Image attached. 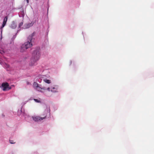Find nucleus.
I'll return each mask as SVG.
<instances>
[{"label": "nucleus", "instance_id": "nucleus-1", "mask_svg": "<svg viewBox=\"0 0 154 154\" xmlns=\"http://www.w3.org/2000/svg\"><path fill=\"white\" fill-rule=\"evenodd\" d=\"M33 87L35 89L42 92H44L46 90L49 91H50V87H48V85L45 83L44 84L43 86L40 85L39 86L38 83L34 82L33 84Z\"/></svg>", "mask_w": 154, "mask_h": 154}, {"label": "nucleus", "instance_id": "nucleus-2", "mask_svg": "<svg viewBox=\"0 0 154 154\" xmlns=\"http://www.w3.org/2000/svg\"><path fill=\"white\" fill-rule=\"evenodd\" d=\"M32 35H29L28 38V41L21 45L20 49L21 52H24L27 49L32 46V44L31 42L32 38Z\"/></svg>", "mask_w": 154, "mask_h": 154}, {"label": "nucleus", "instance_id": "nucleus-3", "mask_svg": "<svg viewBox=\"0 0 154 154\" xmlns=\"http://www.w3.org/2000/svg\"><path fill=\"white\" fill-rule=\"evenodd\" d=\"M40 57V54L38 50H35L32 54V56L30 59L29 65L32 66L35 65V63L38 60Z\"/></svg>", "mask_w": 154, "mask_h": 154}, {"label": "nucleus", "instance_id": "nucleus-4", "mask_svg": "<svg viewBox=\"0 0 154 154\" xmlns=\"http://www.w3.org/2000/svg\"><path fill=\"white\" fill-rule=\"evenodd\" d=\"M2 87L4 91H6L11 89V87L9 86L8 83L7 82H4L2 84Z\"/></svg>", "mask_w": 154, "mask_h": 154}, {"label": "nucleus", "instance_id": "nucleus-5", "mask_svg": "<svg viewBox=\"0 0 154 154\" xmlns=\"http://www.w3.org/2000/svg\"><path fill=\"white\" fill-rule=\"evenodd\" d=\"M46 118V116L44 117H40L38 116H35L33 117V120L35 122H38L40 121L41 120L45 119Z\"/></svg>", "mask_w": 154, "mask_h": 154}, {"label": "nucleus", "instance_id": "nucleus-6", "mask_svg": "<svg viewBox=\"0 0 154 154\" xmlns=\"http://www.w3.org/2000/svg\"><path fill=\"white\" fill-rule=\"evenodd\" d=\"M58 87L57 86H55L51 88V91L53 93H56L58 92Z\"/></svg>", "mask_w": 154, "mask_h": 154}, {"label": "nucleus", "instance_id": "nucleus-7", "mask_svg": "<svg viewBox=\"0 0 154 154\" xmlns=\"http://www.w3.org/2000/svg\"><path fill=\"white\" fill-rule=\"evenodd\" d=\"M34 22H32L31 23H29L26 24L24 25V27L25 28H28L33 26Z\"/></svg>", "mask_w": 154, "mask_h": 154}, {"label": "nucleus", "instance_id": "nucleus-8", "mask_svg": "<svg viewBox=\"0 0 154 154\" xmlns=\"http://www.w3.org/2000/svg\"><path fill=\"white\" fill-rule=\"evenodd\" d=\"M10 27L12 29H15L17 27L16 23L14 21H13L11 24Z\"/></svg>", "mask_w": 154, "mask_h": 154}, {"label": "nucleus", "instance_id": "nucleus-9", "mask_svg": "<svg viewBox=\"0 0 154 154\" xmlns=\"http://www.w3.org/2000/svg\"><path fill=\"white\" fill-rule=\"evenodd\" d=\"M7 19H8V17L7 16H6L5 17V18L4 19V21H3L2 25V27H4L5 26L6 23L7 22Z\"/></svg>", "mask_w": 154, "mask_h": 154}, {"label": "nucleus", "instance_id": "nucleus-10", "mask_svg": "<svg viewBox=\"0 0 154 154\" xmlns=\"http://www.w3.org/2000/svg\"><path fill=\"white\" fill-rule=\"evenodd\" d=\"M43 81L45 83H47L48 84H50L51 82V81L50 80H48V79H44L43 80Z\"/></svg>", "mask_w": 154, "mask_h": 154}, {"label": "nucleus", "instance_id": "nucleus-11", "mask_svg": "<svg viewBox=\"0 0 154 154\" xmlns=\"http://www.w3.org/2000/svg\"><path fill=\"white\" fill-rule=\"evenodd\" d=\"M23 25V22H20L19 25V28L20 27Z\"/></svg>", "mask_w": 154, "mask_h": 154}, {"label": "nucleus", "instance_id": "nucleus-12", "mask_svg": "<svg viewBox=\"0 0 154 154\" xmlns=\"http://www.w3.org/2000/svg\"><path fill=\"white\" fill-rule=\"evenodd\" d=\"M11 144H14L15 143V142H14V141L13 140H9Z\"/></svg>", "mask_w": 154, "mask_h": 154}, {"label": "nucleus", "instance_id": "nucleus-13", "mask_svg": "<svg viewBox=\"0 0 154 154\" xmlns=\"http://www.w3.org/2000/svg\"><path fill=\"white\" fill-rule=\"evenodd\" d=\"M34 100L35 101V102L37 103H39L40 102L39 100H38L37 99H34Z\"/></svg>", "mask_w": 154, "mask_h": 154}, {"label": "nucleus", "instance_id": "nucleus-14", "mask_svg": "<svg viewBox=\"0 0 154 154\" xmlns=\"http://www.w3.org/2000/svg\"><path fill=\"white\" fill-rule=\"evenodd\" d=\"M26 83L27 85H29L30 84V83L29 82H26Z\"/></svg>", "mask_w": 154, "mask_h": 154}, {"label": "nucleus", "instance_id": "nucleus-15", "mask_svg": "<svg viewBox=\"0 0 154 154\" xmlns=\"http://www.w3.org/2000/svg\"><path fill=\"white\" fill-rule=\"evenodd\" d=\"M26 1H27V3H29V0H26Z\"/></svg>", "mask_w": 154, "mask_h": 154}]
</instances>
